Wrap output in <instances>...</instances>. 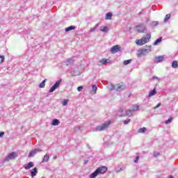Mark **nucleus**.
<instances>
[{"mask_svg": "<svg viewBox=\"0 0 178 178\" xmlns=\"http://www.w3.org/2000/svg\"><path fill=\"white\" fill-rule=\"evenodd\" d=\"M151 40V35L149 33L147 34V37H143L141 39H138L136 40V45H144L147 44V42H149V40Z\"/></svg>", "mask_w": 178, "mask_h": 178, "instance_id": "obj_1", "label": "nucleus"}, {"mask_svg": "<svg viewBox=\"0 0 178 178\" xmlns=\"http://www.w3.org/2000/svg\"><path fill=\"white\" fill-rule=\"evenodd\" d=\"M138 109H140V106L135 104L132 106L131 109H129L126 111V115L129 117L133 116V113H134V112H137Z\"/></svg>", "mask_w": 178, "mask_h": 178, "instance_id": "obj_2", "label": "nucleus"}, {"mask_svg": "<svg viewBox=\"0 0 178 178\" xmlns=\"http://www.w3.org/2000/svg\"><path fill=\"white\" fill-rule=\"evenodd\" d=\"M109 124H111V121H107L105 123L102 124V125H99L95 128L96 131H102L108 129Z\"/></svg>", "mask_w": 178, "mask_h": 178, "instance_id": "obj_3", "label": "nucleus"}, {"mask_svg": "<svg viewBox=\"0 0 178 178\" xmlns=\"http://www.w3.org/2000/svg\"><path fill=\"white\" fill-rule=\"evenodd\" d=\"M138 33H145L147 32V26L144 24H140L136 26Z\"/></svg>", "mask_w": 178, "mask_h": 178, "instance_id": "obj_4", "label": "nucleus"}, {"mask_svg": "<svg viewBox=\"0 0 178 178\" xmlns=\"http://www.w3.org/2000/svg\"><path fill=\"white\" fill-rule=\"evenodd\" d=\"M60 83H62V80L57 81L54 84V86L50 88V90H49V92H54V91H55V90H56V88H58L59 86H60Z\"/></svg>", "mask_w": 178, "mask_h": 178, "instance_id": "obj_5", "label": "nucleus"}, {"mask_svg": "<svg viewBox=\"0 0 178 178\" xmlns=\"http://www.w3.org/2000/svg\"><path fill=\"white\" fill-rule=\"evenodd\" d=\"M16 156H17V154H16V152H13L10 154H9L5 159V161H9L12 159H15V158H16Z\"/></svg>", "mask_w": 178, "mask_h": 178, "instance_id": "obj_6", "label": "nucleus"}, {"mask_svg": "<svg viewBox=\"0 0 178 178\" xmlns=\"http://www.w3.org/2000/svg\"><path fill=\"white\" fill-rule=\"evenodd\" d=\"M96 170H98L99 175H104V173H106V172H108V168L106 166H102L97 168Z\"/></svg>", "mask_w": 178, "mask_h": 178, "instance_id": "obj_7", "label": "nucleus"}, {"mask_svg": "<svg viewBox=\"0 0 178 178\" xmlns=\"http://www.w3.org/2000/svg\"><path fill=\"white\" fill-rule=\"evenodd\" d=\"M121 50H122V47H120L119 45H115L111 48V54H118V52H119V51H121Z\"/></svg>", "mask_w": 178, "mask_h": 178, "instance_id": "obj_8", "label": "nucleus"}, {"mask_svg": "<svg viewBox=\"0 0 178 178\" xmlns=\"http://www.w3.org/2000/svg\"><path fill=\"white\" fill-rule=\"evenodd\" d=\"M42 150L41 149L37 148V149H33L29 154V158H33V156H34V155H36L37 154H38V152H41Z\"/></svg>", "mask_w": 178, "mask_h": 178, "instance_id": "obj_9", "label": "nucleus"}, {"mask_svg": "<svg viewBox=\"0 0 178 178\" xmlns=\"http://www.w3.org/2000/svg\"><path fill=\"white\" fill-rule=\"evenodd\" d=\"M149 48L150 47H149V49H139L138 51L139 52V54H138V58H140L141 55H147V54H149Z\"/></svg>", "mask_w": 178, "mask_h": 178, "instance_id": "obj_10", "label": "nucleus"}, {"mask_svg": "<svg viewBox=\"0 0 178 178\" xmlns=\"http://www.w3.org/2000/svg\"><path fill=\"white\" fill-rule=\"evenodd\" d=\"M126 88V86L124 85H120V84H117L115 85V91H118L120 92V91H123Z\"/></svg>", "mask_w": 178, "mask_h": 178, "instance_id": "obj_11", "label": "nucleus"}, {"mask_svg": "<svg viewBox=\"0 0 178 178\" xmlns=\"http://www.w3.org/2000/svg\"><path fill=\"white\" fill-rule=\"evenodd\" d=\"M164 58L163 56H156L154 58V62L155 63H161V62H163Z\"/></svg>", "mask_w": 178, "mask_h": 178, "instance_id": "obj_12", "label": "nucleus"}, {"mask_svg": "<svg viewBox=\"0 0 178 178\" xmlns=\"http://www.w3.org/2000/svg\"><path fill=\"white\" fill-rule=\"evenodd\" d=\"M34 167V163L33 162H29L26 165H24V169H26V170H29V169H31V168H33Z\"/></svg>", "mask_w": 178, "mask_h": 178, "instance_id": "obj_13", "label": "nucleus"}, {"mask_svg": "<svg viewBox=\"0 0 178 178\" xmlns=\"http://www.w3.org/2000/svg\"><path fill=\"white\" fill-rule=\"evenodd\" d=\"M37 173H38V170H37V168H34L31 170V177H35V176H37Z\"/></svg>", "mask_w": 178, "mask_h": 178, "instance_id": "obj_14", "label": "nucleus"}, {"mask_svg": "<svg viewBox=\"0 0 178 178\" xmlns=\"http://www.w3.org/2000/svg\"><path fill=\"white\" fill-rule=\"evenodd\" d=\"M60 124V121H59L58 119L53 120L51 122L52 126H59Z\"/></svg>", "mask_w": 178, "mask_h": 178, "instance_id": "obj_15", "label": "nucleus"}, {"mask_svg": "<svg viewBox=\"0 0 178 178\" xmlns=\"http://www.w3.org/2000/svg\"><path fill=\"white\" fill-rule=\"evenodd\" d=\"M99 175V172H98V170H96L95 172L90 174V178H95Z\"/></svg>", "mask_w": 178, "mask_h": 178, "instance_id": "obj_16", "label": "nucleus"}, {"mask_svg": "<svg viewBox=\"0 0 178 178\" xmlns=\"http://www.w3.org/2000/svg\"><path fill=\"white\" fill-rule=\"evenodd\" d=\"M48 161H49V155L46 154L42 159V163H45V162H48Z\"/></svg>", "mask_w": 178, "mask_h": 178, "instance_id": "obj_17", "label": "nucleus"}, {"mask_svg": "<svg viewBox=\"0 0 178 178\" xmlns=\"http://www.w3.org/2000/svg\"><path fill=\"white\" fill-rule=\"evenodd\" d=\"M118 115L120 117H122V116H127L126 115V113H124V110H123L122 108H120L118 110Z\"/></svg>", "mask_w": 178, "mask_h": 178, "instance_id": "obj_18", "label": "nucleus"}, {"mask_svg": "<svg viewBox=\"0 0 178 178\" xmlns=\"http://www.w3.org/2000/svg\"><path fill=\"white\" fill-rule=\"evenodd\" d=\"M156 90L155 89V88L153 89V90H151L149 93V98H150V97H154V95H156Z\"/></svg>", "mask_w": 178, "mask_h": 178, "instance_id": "obj_19", "label": "nucleus"}, {"mask_svg": "<svg viewBox=\"0 0 178 178\" xmlns=\"http://www.w3.org/2000/svg\"><path fill=\"white\" fill-rule=\"evenodd\" d=\"M72 30H76V26H70L65 28V32L67 33L68 31H72Z\"/></svg>", "mask_w": 178, "mask_h": 178, "instance_id": "obj_20", "label": "nucleus"}, {"mask_svg": "<svg viewBox=\"0 0 178 178\" xmlns=\"http://www.w3.org/2000/svg\"><path fill=\"white\" fill-rule=\"evenodd\" d=\"M113 14L112 13H107L106 14V20H111L112 19Z\"/></svg>", "mask_w": 178, "mask_h": 178, "instance_id": "obj_21", "label": "nucleus"}, {"mask_svg": "<svg viewBox=\"0 0 178 178\" xmlns=\"http://www.w3.org/2000/svg\"><path fill=\"white\" fill-rule=\"evenodd\" d=\"M161 42H162V37H160L156 40L153 43V45H158V44H161Z\"/></svg>", "mask_w": 178, "mask_h": 178, "instance_id": "obj_22", "label": "nucleus"}, {"mask_svg": "<svg viewBox=\"0 0 178 178\" xmlns=\"http://www.w3.org/2000/svg\"><path fill=\"white\" fill-rule=\"evenodd\" d=\"M172 67H173V69H177V67H178V61L177 60H174L172 63Z\"/></svg>", "mask_w": 178, "mask_h": 178, "instance_id": "obj_23", "label": "nucleus"}, {"mask_svg": "<svg viewBox=\"0 0 178 178\" xmlns=\"http://www.w3.org/2000/svg\"><path fill=\"white\" fill-rule=\"evenodd\" d=\"M45 83H47V79H44L42 83L39 84L40 88H44L45 87Z\"/></svg>", "mask_w": 178, "mask_h": 178, "instance_id": "obj_24", "label": "nucleus"}, {"mask_svg": "<svg viewBox=\"0 0 178 178\" xmlns=\"http://www.w3.org/2000/svg\"><path fill=\"white\" fill-rule=\"evenodd\" d=\"M98 26H99V24H97L95 27L91 28L90 30V33H94V31H95V30H97V29L98 28Z\"/></svg>", "mask_w": 178, "mask_h": 178, "instance_id": "obj_25", "label": "nucleus"}, {"mask_svg": "<svg viewBox=\"0 0 178 178\" xmlns=\"http://www.w3.org/2000/svg\"><path fill=\"white\" fill-rule=\"evenodd\" d=\"M73 62H74V60L73 58L67 59V66H69V65H70V63H73Z\"/></svg>", "mask_w": 178, "mask_h": 178, "instance_id": "obj_26", "label": "nucleus"}, {"mask_svg": "<svg viewBox=\"0 0 178 178\" xmlns=\"http://www.w3.org/2000/svg\"><path fill=\"white\" fill-rule=\"evenodd\" d=\"M147 131V129L145 127H143L138 129V132L140 134H144Z\"/></svg>", "mask_w": 178, "mask_h": 178, "instance_id": "obj_27", "label": "nucleus"}, {"mask_svg": "<svg viewBox=\"0 0 178 178\" xmlns=\"http://www.w3.org/2000/svg\"><path fill=\"white\" fill-rule=\"evenodd\" d=\"M169 19H170V14H167L164 18V23H167V22L169 21Z\"/></svg>", "mask_w": 178, "mask_h": 178, "instance_id": "obj_28", "label": "nucleus"}, {"mask_svg": "<svg viewBox=\"0 0 178 178\" xmlns=\"http://www.w3.org/2000/svg\"><path fill=\"white\" fill-rule=\"evenodd\" d=\"M100 31H102L103 33H108V31H109V28H108V26H104L102 29H100Z\"/></svg>", "mask_w": 178, "mask_h": 178, "instance_id": "obj_29", "label": "nucleus"}, {"mask_svg": "<svg viewBox=\"0 0 178 178\" xmlns=\"http://www.w3.org/2000/svg\"><path fill=\"white\" fill-rule=\"evenodd\" d=\"M158 24H159V22L158 21H154L152 22L151 26H152L153 27H156Z\"/></svg>", "mask_w": 178, "mask_h": 178, "instance_id": "obj_30", "label": "nucleus"}, {"mask_svg": "<svg viewBox=\"0 0 178 178\" xmlns=\"http://www.w3.org/2000/svg\"><path fill=\"white\" fill-rule=\"evenodd\" d=\"M92 91H93L94 94H96L97 90H98L97 85H92Z\"/></svg>", "mask_w": 178, "mask_h": 178, "instance_id": "obj_31", "label": "nucleus"}, {"mask_svg": "<svg viewBox=\"0 0 178 178\" xmlns=\"http://www.w3.org/2000/svg\"><path fill=\"white\" fill-rule=\"evenodd\" d=\"M123 63L124 65H130V63H131V59L125 60H124Z\"/></svg>", "mask_w": 178, "mask_h": 178, "instance_id": "obj_32", "label": "nucleus"}, {"mask_svg": "<svg viewBox=\"0 0 178 178\" xmlns=\"http://www.w3.org/2000/svg\"><path fill=\"white\" fill-rule=\"evenodd\" d=\"M99 62H100V63H102V65H105V64L108 63V60L104 58L102 60H100Z\"/></svg>", "mask_w": 178, "mask_h": 178, "instance_id": "obj_33", "label": "nucleus"}, {"mask_svg": "<svg viewBox=\"0 0 178 178\" xmlns=\"http://www.w3.org/2000/svg\"><path fill=\"white\" fill-rule=\"evenodd\" d=\"M172 120H173L172 118H170L168 120L165 121V124H169V123H172Z\"/></svg>", "mask_w": 178, "mask_h": 178, "instance_id": "obj_34", "label": "nucleus"}, {"mask_svg": "<svg viewBox=\"0 0 178 178\" xmlns=\"http://www.w3.org/2000/svg\"><path fill=\"white\" fill-rule=\"evenodd\" d=\"M109 88H110V90H116V86H115V85H113V84H111V85H109Z\"/></svg>", "mask_w": 178, "mask_h": 178, "instance_id": "obj_35", "label": "nucleus"}, {"mask_svg": "<svg viewBox=\"0 0 178 178\" xmlns=\"http://www.w3.org/2000/svg\"><path fill=\"white\" fill-rule=\"evenodd\" d=\"M4 60H5V56L0 55V63H3Z\"/></svg>", "mask_w": 178, "mask_h": 178, "instance_id": "obj_36", "label": "nucleus"}, {"mask_svg": "<svg viewBox=\"0 0 178 178\" xmlns=\"http://www.w3.org/2000/svg\"><path fill=\"white\" fill-rule=\"evenodd\" d=\"M69 102V99H64L63 101V106H66V105H67V103Z\"/></svg>", "mask_w": 178, "mask_h": 178, "instance_id": "obj_37", "label": "nucleus"}, {"mask_svg": "<svg viewBox=\"0 0 178 178\" xmlns=\"http://www.w3.org/2000/svg\"><path fill=\"white\" fill-rule=\"evenodd\" d=\"M124 124H129V123H130V119H127L125 120H124L123 122Z\"/></svg>", "mask_w": 178, "mask_h": 178, "instance_id": "obj_38", "label": "nucleus"}, {"mask_svg": "<svg viewBox=\"0 0 178 178\" xmlns=\"http://www.w3.org/2000/svg\"><path fill=\"white\" fill-rule=\"evenodd\" d=\"M72 76H79L80 74V72H71Z\"/></svg>", "mask_w": 178, "mask_h": 178, "instance_id": "obj_39", "label": "nucleus"}, {"mask_svg": "<svg viewBox=\"0 0 178 178\" xmlns=\"http://www.w3.org/2000/svg\"><path fill=\"white\" fill-rule=\"evenodd\" d=\"M138 159H140V156H137L136 157V159L134 160V163H137L138 162Z\"/></svg>", "mask_w": 178, "mask_h": 178, "instance_id": "obj_40", "label": "nucleus"}, {"mask_svg": "<svg viewBox=\"0 0 178 178\" xmlns=\"http://www.w3.org/2000/svg\"><path fill=\"white\" fill-rule=\"evenodd\" d=\"M83 90V86H79L77 88V91L80 92V91H82Z\"/></svg>", "mask_w": 178, "mask_h": 178, "instance_id": "obj_41", "label": "nucleus"}, {"mask_svg": "<svg viewBox=\"0 0 178 178\" xmlns=\"http://www.w3.org/2000/svg\"><path fill=\"white\" fill-rule=\"evenodd\" d=\"M3 136H5V132H3V131L0 132V138H2V137H3Z\"/></svg>", "mask_w": 178, "mask_h": 178, "instance_id": "obj_42", "label": "nucleus"}, {"mask_svg": "<svg viewBox=\"0 0 178 178\" xmlns=\"http://www.w3.org/2000/svg\"><path fill=\"white\" fill-rule=\"evenodd\" d=\"M74 130H75V131H79V130H80V127H79V126L75 127Z\"/></svg>", "mask_w": 178, "mask_h": 178, "instance_id": "obj_43", "label": "nucleus"}, {"mask_svg": "<svg viewBox=\"0 0 178 178\" xmlns=\"http://www.w3.org/2000/svg\"><path fill=\"white\" fill-rule=\"evenodd\" d=\"M152 80H159V78L158 76H153Z\"/></svg>", "mask_w": 178, "mask_h": 178, "instance_id": "obj_44", "label": "nucleus"}, {"mask_svg": "<svg viewBox=\"0 0 178 178\" xmlns=\"http://www.w3.org/2000/svg\"><path fill=\"white\" fill-rule=\"evenodd\" d=\"M154 156H159V152H155L154 153Z\"/></svg>", "mask_w": 178, "mask_h": 178, "instance_id": "obj_45", "label": "nucleus"}, {"mask_svg": "<svg viewBox=\"0 0 178 178\" xmlns=\"http://www.w3.org/2000/svg\"><path fill=\"white\" fill-rule=\"evenodd\" d=\"M146 48L145 49H149V52H151V46H146Z\"/></svg>", "mask_w": 178, "mask_h": 178, "instance_id": "obj_46", "label": "nucleus"}, {"mask_svg": "<svg viewBox=\"0 0 178 178\" xmlns=\"http://www.w3.org/2000/svg\"><path fill=\"white\" fill-rule=\"evenodd\" d=\"M161 106V103L158 104L156 107H154V109H156Z\"/></svg>", "mask_w": 178, "mask_h": 178, "instance_id": "obj_47", "label": "nucleus"}, {"mask_svg": "<svg viewBox=\"0 0 178 178\" xmlns=\"http://www.w3.org/2000/svg\"><path fill=\"white\" fill-rule=\"evenodd\" d=\"M143 12H144V10H142L138 13L139 16H140V15H143Z\"/></svg>", "mask_w": 178, "mask_h": 178, "instance_id": "obj_48", "label": "nucleus"}, {"mask_svg": "<svg viewBox=\"0 0 178 178\" xmlns=\"http://www.w3.org/2000/svg\"><path fill=\"white\" fill-rule=\"evenodd\" d=\"M88 163V160H85L83 164L87 165Z\"/></svg>", "mask_w": 178, "mask_h": 178, "instance_id": "obj_49", "label": "nucleus"}, {"mask_svg": "<svg viewBox=\"0 0 178 178\" xmlns=\"http://www.w3.org/2000/svg\"><path fill=\"white\" fill-rule=\"evenodd\" d=\"M168 178H175V177H173V176H172V175H170V176L168 177Z\"/></svg>", "mask_w": 178, "mask_h": 178, "instance_id": "obj_50", "label": "nucleus"}, {"mask_svg": "<svg viewBox=\"0 0 178 178\" xmlns=\"http://www.w3.org/2000/svg\"><path fill=\"white\" fill-rule=\"evenodd\" d=\"M147 22H149V19H147Z\"/></svg>", "mask_w": 178, "mask_h": 178, "instance_id": "obj_51", "label": "nucleus"}]
</instances>
